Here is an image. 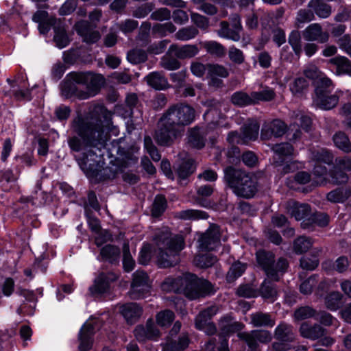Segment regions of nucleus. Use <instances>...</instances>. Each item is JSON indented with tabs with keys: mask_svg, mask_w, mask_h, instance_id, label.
<instances>
[{
	"mask_svg": "<svg viewBox=\"0 0 351 351\" xmlns=\"http://www.w3.org/2000/svg\"><path fill=\"white\" fill-rule=\"evenodd\" d=\"M112 115L104 105L97 104L86 117H77L71 123L75 134L68 137L67 143L72 152L84 151L76 160L88 178H97L101 170V154L96 151L104 149L110 139Z\"/></svg>",
	"mask_w": 351,
	"mask_h": 351,
	"instance_id": "f257e3e1",
	"label": "nucleus"
},
{
	"mask_svg": "<svg viewBox=\"0 0 351 351\" xmlns=\"http://www.w3.org/2000/svg\"><path fill=\"white\" fill-rule=\"evenodd\" d=\"M104 82L101 75L72 72L61 83V94L66 99L75 96L80 99H86L97 95Z\"/></svg>",
	"mask_w": 351,
	"mask_h": 351,
	"instance_id": "f03ea898",
	"label": "nucleus"
},
{
	"mask_svg": "<svg viewBox=\"0 0 351 351\" xmlns=\"http://www.w3.org/2000/svg\"><path fill=\"white\" fill-rule=\"evenodd\" d=\"M166 292L181 291L190 300L205 298L215 292L213 285L208 280L199 278L191 273L183 274L177 278H166L161 284Z\"/></svg>",
	"mask_w": 351,
	"mask_h": 351,
	"instance_id": "7ed1b4c3",
	"label": "nucleus"
},
{
	"mask_svg": "<svg viewBox=\"0 0 351 351\" xmlns=\"http://www.w3.org/2000/svg\"><path fill=\"white\" fill-rule=\"evenodd\" d=\"M157 247V262L160 267H173L180 262V252L184 247V239L181 235L172 236L168 230L162 231L154 238Z\"/></svg>",
	"mask_w": 351,
	"mask_h": 351,
	"instance_id": "20e7f679",
	"label": "nucleus"
},
{
	"mask_svg": "<svg viewBox=\"0 0 351 351\" xmlns=\"http://www.w3.org/2000/svg\"><path fill=\"white\" fill-rule=\"evenodd\" d=\"M224 180L233 193L245 199L252 197L257 191L256 179L249 173L228 166L224 169Z\"/></svg>",
	"mask_w": 351,
	"mask_h": 351,
	"instance_id": "39448f33",
	"label": "nucleus"
},
{
	"mask_svg": "<svg viewBox=\"0 0 351 351\" xmlns=\"http://www.w3.org/2000/svg\"><path fill=\"white\" fill-rule=\"evenodd\" d=\"M256 258L258 266L264 271L267 277L274 281L280 280L289 266L286 258L281 257L276 262L274 254L265 250L256 252Z\"/></svg>",
	"mask_w": 351,
	"mask_h": 351,
	"instance_id": "423d86ee",
	"label": "nucleus"
},
{
	"mask_svg": "<svg viewBox=\"0 0 351 351\" xmlns=\"http://www.w3.org/2000/svg\"><path fill=\"white\" fill-rule=\"evenodd\" d=\"M162 117L184 132L185 127L195 121V110L187 104L178 103L169 107Z\"/></svg>",
	"mask_w": 351,
	"mask_h": 351,
	"instance_id": "0eeeda50",
	"label": "nucleus"
},
{
	"mask_svg": "<svg viewBox=\"0 0 351 351\" xmlns=\"http://www.w3.org/2000/svg\"><path fill=\"white\" fill-rule=\"evenodd\" d=\"M183 134L184 132L161 117L159 121L158 128L155 132L154 139L158 145L169 147Z\"/></svg>",
	"mask_w": 351,
	"mask_h": 351,
	"instance_id": "6e6552de",
	"label": "nucleus"
},
{
	"mask_svg": "<svg viewBox=\"0 0 351 351\" xmlns=\"http://www.w3.org/2000/svg\"><path fill=\"white\" fill-rule=\"evenodd\" d=\"M132 276L131 288L129 291L130 298L132 300L143 298L150 289L149 276L145 271L141 270L136 271Z\"/></svg>",
	"mask_w": 351,
	"mask_h": 351,
	"instance_id": "1a4fd4ad",
	"label": "nucleus"
},
{
	"mask_svg": "<svg viewBox=\"0 0 351 351\" xmlns=\"http://www.w3.org/2000/svg\"><path fill=\"white\" fill-rule=\"evenodd\" d=\"M221 230L219 226L211 224L199 237V247L204 250H213L220 245Z\"/></svg>",
	"mask_w": 351,
	"mask_h": 351,
	"instance_id": "9d476101",
	"label": "nucleus"
},
{
	"mask_svg": "<svg viewBox=\"0 0 351 351\" xmlns=\"http://www.w3.org/2000/svg\"><path fill=\"white\" fill-rule=\"evenodd\" d=\"M287 130V125L280 119L265 122L261 129V137L263 140L280 137L285 134Z\"/></svg>",
	"mask_w": 351,
	"mask_h": 351,
	"instance_id": "9b49d317",
	"label": "nucleus"
},
{
	"mask_svg": "<svg viewBox=\"0 0 351 351\" xmlns=\"http://www.w3.org/2000/svg\"><path fill=\"white\" fill-rule=\"evenodd\" d=\"M173 168L180 178L185 179L194 172L195 167L194 160L186 152H183L178 155Z\"/></svg>",
	"mask_w": 351,
	"mask_h": 351,
	"instance_id": "f8f14e48",
	"label": "nucleus"
},
{
	"mask_svg": "<svg viewBox=\"0 0 351 351\" xmlns=\"http://www.w3.org/2000/svg\"><path fill=\"white\" fill-rule=\"evenodd\" d=\"M119 275L114 272L101 273L95 280L94 285L89 288L92 295L101 294L106 292L110 282L116 281Z\"/></svg>",
	"mask_w": 351,
	"mask_h": 351,
	"instance_id": "ddd939ff",
	"label": "nucleus"
},
{
	"mask_svg": "<svg viewBox=\"0 0 351 351\" xmlns=\"http://www.w3.org/2000/svg\"><path fill=\"white\" fill-rule=\"evenodd\" d=\"M274 152L273 165L275 167H281L285 162L288 156L293 154V147L289 143H281L272 146Z\"/></svg>",
	"mask_w": 351,
	"mask_h": 351,
	"instance_id": "4468645a",
	"label": "nucleus"
},
{
	"mask_svg": "<svg viewBox=\"0 0 351 351\" xmlns=\"http://www.w3.org/2000/svg\"><path fill=\"white\" fill-rule=\"evenodd\" d=\"M95 26L88 21H82L76 24V31L80 35L83 41L86 43H95L100 38V34L95 30Z\"/></svg>",
	"mask_w": 351,
	"mask_h": 351,
	"instance_id": "2eb2a0df",
	"label": "nucleus"
},
{
	"mask_svg": "<svg viewBox=\"0 0 351 351\" xmlns=\"http://www.w3.org/2000/svg\"><path fill=\"white\" fill-rule=\"evenodd\" d=\"M303 38L306 41H317L325 43L329 39V34L323 31L322 26L318 23L308 25L302 32Z\"/></svg>",
	"mask_w": 351,
	"mask_h": 351,
	"instance_id": "dca6fc26",
	"label": "nucleus"
},
{
	"mask_svg": "<svg viewBox=\"0 0 351 351\" xmlns=\"http://www.w3.org/2000/svg\"><path fill=\"white\" fill-rule=\"evenodd\" d=\"M95 333V326L92 323H86L82 327L79 335V350L88 351L93 344V336Z\"/></svg>",
	"mask_w": 351,
	"mask_h": 351,
	"instance_id": "f3484780",
	"label": "nucleus"
},
{
	"mask_svg": "<svg viewBox=\"0 0 351 351\" xmlns=\"http://www.w3.org/2000/svg\"><path fill=\"white\" fill-rule=\"evenodd\" d=\"M299 331L302 337L316 340L323 337L327 330L319 324L311 325L304 322L300 326Z\"/></svg>",
	"mask_w": 351,
	"mask_h": 351,
	"instance_id": "a211bd4d",
	"label": "nucleus"
},
{
	"mask_svg": "<svg viewBox=\"0 0 351 351\" xmlns=\"http://www.w3.org/2000/svg\"><path fill=\"white\" fill-rule=\"evenodd\" d=\"M120 313L128 324H132L141 317L143 308L137 303L130 302L121 305Z\"/></svg>",
	"mask_w": 351,
	"mask_h": 351,
	"instance_id": "6ab92c4d",
	"label": "nucleus"
},
{
	"mask_svg": "<svg viewBox=\"0 0 351 351\" xmlns=\"http://www.w3.org/2000/svg\"><path fill=\"white\" fill-rule=\"evenodd\" d=\"M329 217L327 214L324 213H312L308 218L305 219L301 223V227L303 229L313 230L315 226L319 227H324L328 224Z\"/></svg>",
	"mask_w": 351,
	"mask_h": 351,
	"instance_id": "aec40b11",
	"label": "nucleus"
},
{
	"mask_svg": "<svg viewBox=\"0 0 351 351\" xmlns=\"http://www.w3.org/2000/svg\"><path fill=\"white\" fill-rule=\"evenodd\" d=\"M169 53H173L178 59L192 58L199 53V49L195 45H185L178 46L171 45L169 48Z\"/></svg>",
	"mask_w": 351,
	"mask_h": 351,
	"instance_id": "412c9836",
	"label": "nucleus"
},
{
	"mask_svg": "<svg viewBox=\"0 0 351 351\" xmlns=\"http://www.w3.org/2000/svg\"><path fill=\"white\" fill-rule=\"evenodd\" d=\"M145 81L148 86L158 90H166L170 86L167 78L162 71H154L149 73L145 76Z\"/></svg>",
	"mask_w": 351,
	"mask_h": 351,
	"instance_id": "4be33fe9",
	"label": "nucleus"
},
{
	"mask_svg": "<svg viewBox=\"0 0 351 351\" xmlns=\"http://www.w3.org/2000/svg\"><path fill=\"white\" fill-rule=\"evenodd\" d=\"M288 213L297 221L304 220L308 218L311 209L307 204H300L296 202H289L287 205Z\"/></svg>",
	"mask_w": 351,
	"mask_h": 351,
	"instance_id": "5701e85b",
	"label": "nucleus"
},
{
	"mask_svg": "<svg viewBox=\"0 0 351 351\" xmlns=\"http://www.w3.org/2000/svg\"><path fill=\"white\" fill-rule=\"evenodd\" d=\"M259 123L255 119H249L241 128L242 141L244 144L250 141H255L258 136Z\"/></svg>",
	"mask_w": 351,
	"mask_h": 351,
	"instance_id": "b1692460",
	"label": "nucleus"
},
{
	"mask_svg": "<svg viewBox=\"0 0 351 351\" xmlns=\"http://www.w3.org/2000/svg\"><path fill=\"white\" fill-rule=\"evenodd\" d=\"M295 337L293 327L290 324L282 322L275 328L274 338L278 341L293 342Z\"/></svg>",
	"mask_w": 351,
	"mask_h": 351,
	"instance_id": "393cba45",
	"label": "nucleus"
},
{
	"mask_svg": "<svg viewBox=\"0 0 351 351\" xmlns=\"http://www.w3.org/2000/svg\"><path fill=\"white\" fill-rule=\"evenodd\" d=\"M219 326L221 333L224 335L238 332L243 326L241 323L234 321L229 315H225L220 319Z\"/></svg>",
	"mask_w": 351,
	"mask_h": 351,
	"instance_id": "a878e982",
	"label": "nucleus"
},
{
	"mask_svg": "<svg viewBox=\"0 0 351 351\" xmlns=\"http://www.w3.org/2000/svg\"><path fill=\"white\" fill-rule=\"evenodd\" d=\"M251 323L254 327H273L275 319L269 313L256 312L250 316Z\"/></svg>",
	"mask_w": 351,
	"mask_h": 351,
	"instance_id": "bb28decb",
	"label": "nucleus"
},
{
	"mask_svg": "<svg viewBox=\"0 0 351 351\" xmlns=\"http://www.w3.org/2000/svg\"><path fill=\"white\" fill-rule=\"evenodd\" d=\"M335 66L337 75H348L351 76V61L344 56H336L328 60Z\"/></svg>",
	"mask_w": 351,
	"mask_h": 351,
	"instance_id": "cd10ccee",
	"label": "nucleus"
},
{
	"mask_svg": "<svg viewBox=\"0 0 351 351\" xmlns=\"http://www.w3.org/2000/svg\"><path fill=\"white\" fill-rule=\"evenodd\" d=\"M201 45L213 57L221 58L226 54V48L215 40L205 41L202 43Z\"/></svg>",
	"mask_w": 351,
	"mask_h": 351,
	"instance_id": "c85d7f7f",
	"label": "nucleus"
},
{
	"mask_svg": "<svg viewBox=\"0 0 351 351\" xmlns=\"http://www.w3.org/2000/svg\"><path fill=\"white\" fill-rule=\"evenodd\" d=\"M339 102V96L336 94H327L321 97H314L313 104L324 110H330L335 107Z\"/></svg>",
	"mask_w": 351,
	"mask_h": 351,
	"instance_id": "c756f323",
	"label": "nucleus"
},
{
	"mask_svg": "<svg viewBox=\"0 0 351 351\" xmlns=\"http://www.w3.org/2000/svg\"><path fill=\"white\" fill-rule=\"evenodd\" d=\"M120 249L113 245H106L101 249L100 256L102 259L111 264H118L120 258Z\"/></svg>",
	"mask_w": 351,
	"mask_h": 351,
	"instance_id": "7c9ffc66",
	"label": "nucleus"
},
{
	"mask_svg": "<svg viewBox=\"0 0 351 351\" xmlns=\"http://www.w3.org/2000/svg\"><path fill=\"white\" fill-rule=\"evenodd\" d=\"M218 308L216 306H211L199 312L195 318L196 328H204L210 323L212 317L216 315Z\"/></svg>",
	"mask_w": 351,
	"mask_h": 351,
	"instance_id": "2f4dec72",
	"label": "nucleus"
},
{
	"mask_svg": "<svg viewBox=\"0 0 351 351\" xmlns=\"http://www.w3.org/2000/svg\"><path fill=\"white\" fill-rule=\"evenodd\" d=\"M217 34L220 37L230 39L234 41H239L241 38L240 32L234 28L230 27V23L225 21L220 22Z\"/></svg>",
	"mask_w": 351,
	"mask_h": 351,
	"instance_id": "473e14b6",
	"label": "nucleus"
},
{
	"mask_svg": "<svg viewBox=\"0 0 351 351\" xmlns=\"http://www.w3.org/2000/svg\"><path fill=\"white\" fill-rule=\"evenodd\" d=\"M308 7L320 18H327L331 14V7L324 0H311Z\"/></svg>",
	"mask_w": 351,
	"mask_h": 351,
	"instance_id": "72a5a7b5",
	"label": "nucleus"
},
{
	"mask_svg": "<svg viewBox=\"0 0 351 351\" xmlns=\"http://www.w3.org/2000/svg\"><path fill=\"white\" fill-rule=\"evenodd\" d=\"M333 88L334 85L330 79L326 77H320L316 81L315 97H321L323 95L330 94Z\"/></svg>",
	"mask_w": 351,
	"mask_h": 351,
	"instance_id": "f704fd0d",
	"label": "nucleus"
},
{
	"mask_svg": "<svg viewBox=\"0 0 351 351\" xmlns=\"http://www.w3.org/2000/svg\"><path fill=\"white\" fill-rule=\"evenodd\" d=\"M351 195V190L348 187L337 188L327 194V199L331 202H343Z\"/></svg>",
	"mask_w": 351,
	"mask_h": 351,
	"instance_id": "c9c22d12",
	"label": "nucleus"
},
{
	"mask_svg": "<svg viewBox=\"0 0 351 351\" xmlns=\"http://www.w3.org/2000/svg\"><path fill=\"white\" fill-rule=\"evenodd\" d=\"M217 262V256L208 253L197 254L193 258V264L202 269L210 267Z\"/></svg>",
	"mask_w": 351,
	"mask_h": 351,
	"instance_id": "e433bc0d",
	"label": "nucleus"
},
{
	"mask_svg": "<svg viewBox=\"0 0 351 351\" xmlns=\"http://www.w3.org/2000/svg\"><path fill=\"white\" fill-rule=\"evenodd\" d=\"M273 282L275 281L270 278H268L267 277L263 282L260 287V293L262 297H263L264 298L274 300L275 298H276L278 291L276 285L273 283Z\"/></svg>",
	"mask_w": 351,
	"mask_h": 351,
	"instance_id": "4c0bfd02",
	"label": "nucleus"
},
{
	"mask_svg": "<svg viewBox=\"0 0 351 351\" xmlns=\"http://www.w3.org/2000/svg\"><path fill=\"white\" fill-rule=\"evenodd\" d=\"M53 29L55 32L53 40L56 42L57 47L62 49L67 46L69 43V39L66 30L60 21H58L57 25L53 27Z\"/></svg>",
	"mask_w": 351,
	"mask_h": 351,
	"instance_id": "58836bf2",
	"label": "nucleus"
},
{
	"mask_svg": "<svg viewBox=\"0 0 351 351\" xmlns=\"http://www.w3.org/2000/svg\"><path fill=\"white\" fill-rule=\"evenodd\" d=\"M174 217L182 220H194L206 219L208 215L203 211L193 209H188L175 213Z\"/></svg>",
	"mask_w": 351,
	"mask_h": 351,
	"instance_id": "ea45409f",
	"label": "nucleus"
},
{
	"mask_svg": "<svg viewBox=\"0 0 351 351\" xmlns=\"http://www.w3.org/2000/svg\"><path fill=\"white\" fill-rule=\"evenodd\" d=\"M335 145L346 153L351 152V142L349 137L343 132H336L332 137Z\"/></svg>",
	"mask_w": 351,
	"mask_h": 351,
	"instance_id": "a19ab883",
	"label": "nucleus"
},
{
	"mask_svg": "<svg viewBox=\"0 0 351 351\" xmlns=\"http://www.w3.org/2000/svg\"><path fill=\"white\" fill-rule=\"evenodd\" d=\"M342 298L343 295L340 292H330L325 298V306L328 310L335 311L340 308Z\"/></svg>",
	"mask_w": 351,
	"mask_h": 351,
	"instance_id": "79ce46f5",
	"label": "nucleus"
},
{
	"mask_svg": "<svg viewBox=\"0 0 351 351\" xmlns=\"http://www.w3.org/2000/svg\"><path fill=\"white\" fill-rule=\"evenodd\" d=\"M313 246V241L306 236H300L293 241V251L298 254L307 252Z\"/></svg>",
	"mask_w": 351,
	"mask_h": 351,
	"instance_id": "37998d69",
	"label": "nucleus"
},
{
	"mask_svg": "<svg viewBox=\"0 0 351 351\" xmlns=\"http://www.w3.org/2000/svg\"><path fill=\"white\" fill-rule=\"evenodd\" d=\"M276 97L275 91L270 88H266L261 91L252 92L253 105L258 104L260 101H270Z\"/></svg>",
	"mask_w": 351,
	"mask_h": 351,
	"instance_id": "c03bdc74",
	"label": "nucleus"
},
{
	"mask_svg": "<svg viewBox=\"0 0 351 351\" xmlns=\"http://www.w3.org/2000/svg\"><path fill=\"white\" fill-rule=\"evenodd\" d=\"M171 54L172 53H169L168 51L167 53L161 58L159 62V64L162 68L168 71L177 70L181 66L180 62L176 56L173 57Z\"/></svg>",
	"mask_w": 351,
	"mask_h": 351,
	"instance_id": "a18cd8bd",
	"label": "nucleus"
},
{
	"mask_svg": "<svg viewBox=\"0 0 351 351\" xmlns=\"http://www.w3.org/2000/svg\"><path fill=\"white\" fill-rule=\"evenodd\" d=\"M231 102L239 107L253 105L252 93L248 95L243 91L235 92L231 96Z\"/></svg>",
	"mask_w": 351,
	"mask_h": 351,
	"instance_id": "49530a36",
	"label": "nucleus"
},
{
	"mask_svg": "<svg viewBox=\"0 0 351 351\" xmlns=\"http://www.w3.org/2000/svg\"><path fill=\"white\" fill-rule=\"evenodd\" d=\"M246 265L240 261L234 262L230 267L227 275L226 280L228 282H232L239 277H240L245 271Z\"/></svg>",
	"mask_w": 351,
	"mask_h": 351,
	"instance_id": "de8ad7c7",
	"label": "nucleus"
},
{
	"mask_svg": "<svg viewBox=\"0 0 351 351\" xmlns=\"http://www.w3.org/2000/svg\"><path fill=\"white\" fill-rule=\"evenodd\" d=\"M199 34L196 27L193 25L187 26L180 29L175 34L177 40L186 41L195 38Z\"/></svg>",
	"mask_w": 351,
	"mask_h": 351,
	"instance_id": "09e8293b",
	"label": "nucleus"
},
{
	"mask_svg": "<svg viewBox=\"0 0 351 351\" xmlns=\"http://www.w3.org/2000/svg\"><path fill=\"white\" fill-rule=\"evenodd\" d=\"M308 81L303 77L296 78L290 84V90L296 96H301L308 88Z\"/></svg>",
	"mask_w": 351,
	"mask_h": 351,
	"instance_id": "8fccbe9b",
	"label": "nucleus"
},
{
	"mask_svg": "<svg viewBox=\"0 0 351 351\" xmlns=\"http://www.w3.org/2000/svg\"><path fill=\"white\" fill-rule=\"evenodd\" d=\"M192 3L196 5L197 9L205 14L208 16H214L217 14V7L210 2L208 0H191Z\"/></svg>",
	"mask_w": 351,
	"mask_h": 351,
	"instance_id": "3c124183",
	"label": "nucleus"
},
{
	"mask_svg": "<svg viewBox=\"0 0 351 351\" xmlns=\"http://www.w3.org/2000/svg\"><path fill=\"white\" fill-rule=\"evenodd\" d=\"M167 202L162 195H158L155 197L152 208V214L154 217L160 216L166 210Z\"/></svg>",
	"mask_w": 351,
	"mask_h": 351,
	"instance_id": "603ef678",
	"label": "nucleus"
},
{
	"mask_svg": "<svg viewBox=\"0 0 351 351\" xmlns=\"http://www.w3.org/2000/svg\"><path fill=\"white\" fill-rule=\"evenodd\" d=\"M189 143L191 146L197 149L204 146V139L198 128H194L189 130Z\"/></svg>",
	"mask_w": 351,
	"mask_h": 351,
	"instance_id": "864d4df0",
	"label": "nucleus"
},
{
	"mask_svg": "<svg viewBox=\"0 0 351 351\" xmlns=\"http://www.w3.org/2000/svg\"><path fill=\"white\" fill-rule=\"evenodd\" d=\"M174 313L168 309L160 311L156 316L157 324L161 327H167L170 326L174 320Z\"/></svg>",
	"mask_w": 351,
	"mask_h": 351,
	"instance_id": "5fc2aeb1",
	"label": "nucleus"
},
{
	"mask_svg": "<svg viewBox=\"0 0 351 351\" xmlns=\"http://www.w3.org/2000/svg\"><path fill=\"white\" fill-rule=\"evenodd\" d=\"M188 346L189 339L184 336L179 338L178 342L174 341L167 342L163 347V351H182Z\"/></svg>",
	"mask_w": 351,
	"mask_h": 351,
	"instance_id": "6e6d98bb",
	"label": "nucleus"
},
{
	"mask_svg": "<svg viewBox=\"0 0 351 351\" xmlns=\"http://www.w3.org/2000/svg\"><path fill=\"white\" fill-rule=\"evenodd\" d=\"M316 310L309 306H303L296 308L293 313V317L295 320H304L311 317L315 319Z\"/></svg>",
	"mask_w": 351,
	"mask_h": 351,
	"instance_id": "4d7b16f0",
	"label": "nucleus"
},
{
	"mask_svg": "<svg viewBox=\"0 0 351 351\" xmlns=\"http://www.w3.org/2000/svg\"><path fill=\"white\" fill-rule=\"evenodd\" d=\"M127 58L131 63L137 64L145 62L147 60V54L145 50L136 48L128 53Z\"/></svg>",
	"mask_w": 351,
	"mask_h": 351,
	"instance_id": "13d9d810",
	"label": "nucleus"
},
{
	"mask_svg": "<svg viewBox=\"0 0 351 351\" xmlns=\"http://www.w3.org/2000/svg\"><path fill=\"white\" fill-rule=\"evenodd\" d=\"M288 42L295 55L300 56L302 51L300 32L298 30L292 31L289 36Z\"/></svg>",
	"mask_w": 351,
	"mask_h": 351,
	"instance_id": "bf43d9fd",
	"label": "nucleus"
},
{
	"mask_svg": "<svg viewBox=\"0 0 351 351\" xmlns=\"http://www.w3.org/2000/svg\"><path fill=\"white\" fill-rule=\"evenodd\" d=\"M135 261L132 257L130 252L128 243H124L123 245V266L125 271L129 272L134 269Z\"/></svg>",
	"mask_w": 351,
	"mask_h": 351,
	"instance_id": "052dcab7",
	"label": "nucleus"
},
{
	"mask_svg": "<svg viewBox=\"0 0 351 351\" xmlns=\"http://www.w3.org/2000/svg\"><path fill=\"white\" fill-rule=\"evenodd\" d=\"M176 30V26L171 22L163 24L157 23L152 27V32L159 36H165L167 33H173Z\"/></svg>",
	"mask_w": 351,
	"mask_h": 351,
	"instance_id": "680f3d73",
	"label": "nucleus"
},
{
	"mask_svg": "<svg viewBox=\"0 0 351 351\" xmlns=\"http://www.w3.org/2000/svg\"><path fill=\"white\" fill-rule=\"evenodd\" d=\"M317 282L318 276L317 275L311 276L301 283L300 286V292L304 295L311 294Z\"/></svg>",
	"mask_w": 351,
	"mask_h": 351,
	"instance_id": "e2e57ef3",
	"label": "nucleus"
},
{
	"mask_svg": "<svg viewBox=\"0 0 351 351\" xmlns=\"http://www.w3.org/2000/svg\"><path fill=\"white\" fill-rule=\"evenodd\" d=\"M208 75L211 77L218 76L226 78L229 75L228 70L223 65L219 64H208Z\"/></svg>",
	"mask_w": 351,
	"mask_h": 351,
	"instance_id": "0e129e2a",
	"label": "nucleus"
},
{
	"mask_svg": "<svg viewBox=\"0 0 351 351\" xmlns=\"http://www.w3.org/2000/svg\"><path fill=\"white\" fill-rule=\"evenodd\" d=\"M315 319L325 326H330L337 321L335 317L325 311H316Z\"/></svg>",
	"mask_w": 351,
	"mask_h": 351,
	"instance_id": "69168bd1",
	"label": "nucleus"
},
{
	"mask_svg": "<svg viewBox=\"0 0 351 351\" xmlns=\"http://www.w3.org/2000/svg\"><path fill=\"white\" fill-rule=\"evenodd\" d=\"M154 8V4L152 2L143 3L136 8L132 12V16L135 18H145Z\"/></svg>",
	"mask_w": 351,
	"mask_h": 351,
	"instance_id": "338daca9",
	"label": "nucleus"
},
{
	"mask_svg": "<svg viewBox=\"0 0 351 351\" xmlns=\"http://www.w3.org/2000/svg\"><path fill=\"white\" fill-rule=\"evenodd\" d=\"M221 344L219 347L216 348V339H210L205 346V351H229L228 346V341L226 339L220 337Z\"/></svg>",
	"mask_w": 351,
	"mask_h": 351,
	"instance_id": "774afa93",
	"label": "nucleus"
}]
</instances>
